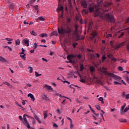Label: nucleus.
I'll return each mask as SVG.
<instances>
[{"mask_svg":"<svg viewBox=\"0 0 129 129\" xmlns=\"http://www.w3.org/2000/svg\"><path fill=\"white\" fill-rule=\"evenodd\" d=\"M57 30L59 36H64L65 34H70L71 33V28L69 27L58 28Z\"/></svg>","mask_w":129,"mask_h":129,"instance_id":"2","label":"nucleus"},{"mask_svg":"<svg viewBox=\"0 0 129 129\" xmlns=\"http://www.w3.org/2000/svg\"><path fill=\"white\" fill-rule=\"evenodd\" d=\"M63 83H68V84H70V82H69L67 81H64Z\"/></svg>","mask_w":129,"mask_h":129,"instance_id":"61","label":"nucleus"},{"mask_svg":"<svg viewBox=\"0 0 129 129\" xmlns=\"http://www.w3.org/2000/svg\"><path fill=\"white\" fill-rule=\"evenodd\" d=\"M100 5H102V6H104L105 8H106L107 6H110L111 3H109L108 2H103L102 1H101L100 3L98 2V4L96 5H95L94 7H90L89 8V12L90 13H92L94 10H96L95 11V14L96 16L100 17L101 19H103L104 20H107V21H110V22H111L112 23L114 22V17H113V15L110 14H102V13H105V12H107L108 10H100V8L99 7H100Z\"/></svg>","mask_w":129,"mask_h":129,"instance_id":"1","label":"nucleus"},{"mask_svg":"<svg viewBox=\"0 0 129 129\" xmlns=\"http://www.w3.org/2000/svg\"><path fill=\"white\" fill-rule=\"evenodd\" d=\"M38 19L39 21H41V22H44V21H45V19L42 17H39Z\"/></svg>","mask_w":129,"mask_h":129,"instance_id":"24","label":"nucleus"},{"mask_svg":"<svg viewBox=\"0 0 129 129\" xmlns=\"http://www.w3.org/2000/svg\"><path fill=\"white\" fill-rule=\"evenodd\" d=\"M76 57V55L73 54H71L67 56V59L69 60V61H70L71 59L73 58H75Z\"/></svg>","mask_w":129,"mask_h":129,"instance_id":"10","label":"nucleus"},{"mask_svg":"<svg viewBox=\"0 0 129 129\" xmlns=\"http://www.w3.org/2000/svg\"><path fill=\"white\" fill-rule=\"evenodd\" d=\"M81 6L83 7L84 9L87 8V3L85 1V0H81Z\"/></svg>","mask_w":129,"mask_h":129,"instance_id":"9","label":"nucleus"},{"mask_svg":"<svg viewBox=\"0 0 129 129\" xmlns=\"http://www.w3.org/2000/svg\"><path fill=\"white\" fill-rule=\"evenodd\" d=\"M20 56L22 59H24V60H26V54H21Z\"/></svg>","mask_w":129,"mask_h":129,"instance_id":"28","label":"nucleus"},{"mask_svg":"<svg viewBox=\"0 0 129 129\" xmlns=\"http://www.w3.org/2000/svg\"><path fill=\"white\" fill-rule=\"evenodd\" d=\"M22 43H24V45H26L27 47H29L30 40H29V39H23L22 41Z\"/></svg>","mask_w":129,"mask_h":129,"instance_id":"11","label":"nucleus"},{"mask_svg":"<svg viewBox=\"0 0 129 129\" xmlns=\"http://www.w3.org/2000/svg\"><path fill=\"white\" fill-rule=\"evenodd\" d=\"M78 44L77 43H74L73 44V47L74 48H76V46H77Z\"/></svg>","mask_w":129,"mask_h":129,"instance_id":"50","label":"nucleus"},{"mask_svg":"<svg viewBox=\"0 0 129 129\" xmlns=\"http://www.w3.org/2000/svg\"><path fill=\"white\" fill-rule=\"evenodd\" d=\"M118 70H119V71H123V69L122 68V67H118Z\"/></svg>","mask_w":129,"mask_h":129,"instance_id":"41","label":"nucleus"},{"mask_svg":"<svg viewBox=\"0 0 129 129\" xmlns=\"http://www.w3.org/2000/svg\"><path fill=\"white\" fill-rule=\"evenodd\" d=\"M42 61H43L48 62V60H47V59H46V58H44V57H43V58H42Z\"/></svg>","mask_w":129,"mask_h":129,"instance_id":"52","label":"nucleus"},{"mask_svg":"<svg viewBox=\"0 0 129 129\" xmlns=\"http://www.w3.org/2000/svg\"><path fill=\"white\" fill-rule=\"evenodd\" d=\"M95 107H96V108H97V109H98V110H100V107L99 106V105H95Z\"/></svg>","mask_w":129,"mask_h":129,"instance_id":"49","label":"nucleus"},{"mask_svg":"<svg viewBox=\"0 0 129 129\" xmlns=\"http://www.w3.org/2000/svg\"><path fill=\"white\" fill-rule=\"evenodd\" d=\"M105 75L107 76H109V77H112V78H114V80H121V77L118 76H116V75H115L114 74L109 73L107 72H106Z\"/></svg>","mask_w":129,"mask_h":129,"instance_id":"4","label":"nucleus"},{"mask_svg":"<svg viewBox=\"0 0 129 129\" xmlns=\"http://www.w3.org/2000/svg\"><path fill=\"white\" fill-rule=\"evenodd\" d=\"M3 84H5V85H7V86H10V84L8 82H4Z\"/></svg>","mask_w":129,"mask_h":129,"instance_id":"42","label":"nucleus"},{"mask_svg":"<svg viewBox=\"0 0 129 129\" xmlns=\"http://www.w3.org/2000/svg\"><path fill=\"white\" fill-rule=\"evenodd\" d=\"M37 47H38V44H37V43H35L33 44V49H37Z\"/></svg>","mask_w":129,"mask_h":129,"instance_id":"34","label":"nucleus"},{"mask_svg":"<svg viewBox=\"0 0 129 129\" xmlns=\"http://www.w3.org/2000/svg\"><path fill=\"white\" fill-rule=\"evenodd\" d=\"M76 57H77V58H78V59H80V58H81V55H80V54H76Z\"/></svg>","mask_w":129,"mask_h":129,"instance_id":"48","label":"nucleus"},{"mask_svg":"<svg viewBox=\"0 0 129 129\" xmlns=\"http://www.w3.org/2000/svg\"><path fill=\"white\" fill-rule=\"evenodd\" d=\"M80 71H83V70L84 69V66H83V64H80Z\"/></svg>","mask_w":129,"mask_h":129,"instance_id":"23","label":"nucleus"},{"mask_svg":"<svg viewBox=\"0 0 129 129\" xmlns=\"http://www.w3.org/2000/svg\"><path fill=\"white\" fill-rule=\"evenodd\" d=\"M123 36H124V33L122 32L120 35V36L118 37V38H121V37H123Z\"/></svg>","mask_w":129,"mask_h":129,"instance_id":"47","label":"nucleus"},{"mask_svg":"<svg viewBox=\"0 0 129 129\" xmlns=\"http://www.w3.org/2000/svg\"><path fill=\"white\" fill-rule=\"evenodd\" d=\"M111 37H112V34H108L106 36L107 39H108V38H111Z\"/></svg>","mask_w":129,"mask_h":129,"instance_id":"39","label":"nucleus"},{"mask_svg":"<svg viewBox=\"0 0 129 129\" xmlns=\"http://www.w3.org/2000/svg\"><path fill=\"white\" fill-rule=\"evenodd\" d=\"M63 6H59L58 8V11H63Z\"/></svg>","mask_w":129,"mask_h":129,"instance_id":"40","label":"nucleus"},{"mask_svg":"<svg viewBox=\"0 0 129 129\" xmlns=\"http://www.w3.org/2000/svg\"><path fill=\"white\" fill-rule=\"evenodd\" d=\"M80 81L81 82H82L83 83H85V82H86L85 79H82V78H81V80H80Z\"/></svg>","mask_w":129,"mask_h":129,"instance_id":"44","label":"nucleus"},{"mask_svg":"<svg viewBox=\"0 0 129 129\" xmlns=\"http://www.w3.org/2000/svg\"><path fill=\"white\" fill-rule=\"evenodd\" d=\"M125 98L126 100L129 99V94L126 95Z\"/></svg>","mask_w":129,"mask_h":129,"instance_id":"53","label":"nucleus"},{"mask_svg":"<svg viewBox=\"0 0 129 129\" xmlns=\"http://www.w3.org/2000/svg\"><path fill=\"white\" fill-rule=\"evenodd\" d=\"M120 122H126V119L123 118H120L119 119Z\"/></svg>","mask_w":129,"mask_h":129,"instance_id":"27","label":"nucleus"},{"mask_svg":"<svg viewBox=\"0 0 129 129\" xmlns=\"http://www.w3.org/2000/svg\"><path fill=\"white\" fill-rule=\"evenodd\" d=\"M34 117L35 119L38 121V123H41L42 121H41V120H40V118L37 116V115H34Z\"/></svg>","mask_w":129,"mask_h":129,"instance_id":"15","label":"nucleus"},{"mask_svg":"<svg viewBox=\"0 0 129 129\" xmlns=\"http://www.w3.org/2000/svg\"><path fill=\"white\" fill-rule=\"evenodd\" d=\"M53 126L54 127V128H57V127H58V125L55 123H53Z\"/></svg>","mask_w":129,"mask_h":129,"instance_id":"45","label":"nucleus"},{"mask_svg":"<svg viewBox=\"0 0 129 129\" xmlns=\"http://www.w3.org/2000/svg\"><path fill=\"white\" fill-rule=\"evenodd\" d=\"M127 110H129V105L126 107L124 109V112H126Z\"/></svg>","mask_w":129,"mask_h":129,"instance_id":"36","label":"nucleus"},{"mask_svg":"<svg viewBox=\"0 0 129 129\" xmlns=\"http://www.w3.org/2000/svg\"><path fill=\"white\" fill-rule=\"evenodd\" d=\"M91 58H92L93 59H94V58H95V57H97V58H99V57H100V55H99V54L97 53H95V54L92 53L91 54Z\"/></svg>","mask_w":129,"mask_h":129,"instance_id":"12","label":"nucleus"},{"mask_svg":"<svg viewBox=\"0 0 129 129\" xmlns=\"http://www.w3.org/2000/svg\"><path fill=\"white\" fill-rule=\"evenodd\" d=\"M43 88L45 90H47L48 91H53V88H52L51 86H49L47 84L43 86Z\"/></svg>","mask_w":129,"mask_h":129,"instance_id":"6","label":"nucleus"},{"mask_svg":"<svg viewBox=\"0 0 129 129\" xmlns=\"http://www.w3.org/2000/svg\"><path fill=\"white\" fill-rule=\"evenodd\" d=\"M26 116L28 118H30L31 119H34V117L29 116V115H27V114H24L23 115V123L24 124V125H25L26 126H27V128H31V126H30V123H29V121H28V120L27 119V117H26Z\"/></svg>","mask_w":129,"mask_h":129,"instance_id":"3","label":"nucleus"},{"mask_svg":"<svg viewBox=\"0 0 129 129\" xmlns=\"http://www.w3.org/2000/svg\"><path fill=\"white\" fill-rule=\"evenodd\" d=\"M0 61H2V62H4V63H6L8 62V60L6 59V58L3 57V56H0Z\"/></svg>","mask_w":129,"mask_h":129,"instance_id":"16","label":"nucleus"},{"mask_svg":"<svg viewBox=\"0 0 129 129\" xmlns=\"http://www.w3.org/2000/svg\"><path fill=\"white\" fill-rule=\"evenodd\" d=\"M19 118L20 120L23 121V116L20 115L19 116Z\"/></svg>","mask_w":129,"mask_h":129,"instance_id":"55","label":"nucleus"},{"mask_svg":"<svg viewBox=\"0 0 129 129\" xmlns=\"http://www.w3.org/2000/svg\"><path fill=\"white\" fill-rule=\"evenodd\" d=\"M20 39H17L15 41V44H16V46H18V45H20Z\"/></svg>","mask_w":129,"mask_h":129,"instance_id":"29","label":"nucleus"},{"mask_svg":"<svg viewBox=\"0 0 129 129\" xmlns=\"http://www.w3.org/2000/svg\"><path fill=\"white\" fill-rule=\"evenodd\" d=\"M28 69L29 70V73H33V68H32V67H29L28 68Z\"/></svg>","mask_w":129,"mask_h":129,"instance_id":"33","label":"nucleus"},{"mask_svg":"<svg viewBox=\"0 0 129 129\" xmlns=\"http://www.w3.org/2000/svg\"><path fill=\"white\" fill-rule=\"evenodd\" d=\"M97 35H98V32L97 31H94L91 33L90 38L91 40H93L94 38H96V37H97Z\"/></svg>","mask_w":129,"mask_h":129,"instance_id":"7","label":"nucleus"},{"mask_svg":"<svg viewBox=\"0 0 129 129\" xmlns=\"http://www.w3.org/2000/svg\"><path fill=\"white\" fill-rule=\"evenodd\" d=\"M111 60L113 62V63H115V62H116L118 60L119 61L120 59H119V58L116 59L114 57H113Z\"/></svg>","mask_w":129,"mask_h":129,"instance_id":"17","label":"nucleus"},{"mask_svg":"<svg viewBox=\"0 0 129 129\" xmlns=\"http://www.w3.org/2000/svg\"><path fill=\"white\" fill-rule=\"evenodd\" d=\"M31 1H30V3L31 4H34V3H35V2H36V0H31Z\"/></svg>","mask_w":129,"mask_h":129,"instance_id":"62","label":"nucleus"},{"mask_svg":"<svg viewBox=\"0 0 129 129\" xmlns=\"http://www.w3.org/2000/svg\"><path fill=\"white\" fill-rule=\"evenodd\" d=\"M48 112L47 111H43V116L44 119H46V118L48 116Z\"/></svg>","mask_w":129,"mask_h":129,"instance_id":"18","label":"nucleus"},{"mask_svg":"<svg viewBox=\"0 0 129 129\" xmlns=\"http://www.w3.org/2000/svg\"><path fill=\"white\" fill-rule=\"evenodd\" d=\"M28 97H30L31 100H32V101H35V97H34V95H33L31 93H29L27 95Z\"/></svg>","mask_w":129,"mask_h":129,"instance_id":"13","label":"nucleus"},{"mask_svg":"<svg viewBox=\"0 0 129 129\" xmlns=\"http://www.w3.org/2000/svg\"><path fill=\"white\" fill-rule=\"evenodd\" d=\"M98 100H99V101H100L101 102L102 104H104V101H103V98L100 97L98 98Z\"/></svg>","mask_w":129,"mask_h":129,"instance_id":"20","label":"nucleus"},{"mask_svg":"<svg viewBox=\"0 0 129 129\" xmlns=\"http://www.w3.org/2000/svg\"><path fill=\"white\" fill-rule=\"evenodd\" d=\"M82 13L83 14H85V15H86V14H88V10L84 9L82 11Z\"/></svg>","mask_w":129,"mask_h":129,"instance_id":"22","label":"nucleus"},{"mask_svg":"<svg viewBox=\"0 0 129 129\" xmlns=\"http://www.w3.org/2000/svg\"><path fill=\"white\" fill-rule=\"evenodd\" d=\"M125 106H126V104L124 103L123 105L121 107V109H120V114H121V115H122L123 113H125V112H124V110H123Z\"/></svg>","mask_w":129,"mask_h":129,"instance_id":"8","label":"nucleus"},{"mask_svg":"<svg viewBox=\"0 0 129 129\" xmlns=\"http://www.w3.org/2000/svg\"><path fill=\"white\" fill-rule=\"evenodd\" d=\"M75 32H77V31H78V25H75Z\"/></svg>","mask_w":129,"mask_h":129,"instance_id":"43","label":"nucleus"},{"mask_svg":"<svg viewBox=\"0 0 129 129\" xmlns=\"http://www.w3.org/2000/svg\"><path fill=\"white\" fill-rule=\"evenodd\" d=\"M42 75V74H39V73L37 72H35V76L36 77H39L40 76H41Z\"/></svg>","mask_w":129,"mask_h":129,"instance_id":"35","label":"nucleus"},{"mask_svg":"<svg viewBox=\"0 0 129 129\" xmlns=\"http://www.w3.org/2000/svg\"><path fill=\"white\" fill-rule=\"evenodd\" d=\"M105 59H106V57H105V56H102V61H104V60H105Z\"/></svg>","mask_w":129,"mask_h":129,"instance_id":"57","label":"nucleus"},{"mask_svg":"<svg viewBox=\"0 0 129 129\" xmlns=\"http://www.w3.org/2000/svg\"><path fill=\"white\" fill-rule=\"evenodd\" d=\"M44 99L46 101H49L50 100L49 99V97H47V96H46V95H44Z\"/></svg>","mask_w":129,"mask_h":129,"instance_id":"31","label":"nucleus"},{"mask_svg":"<svg viewBox=\"0 0 129 129\" xmlns=\"http://www.w3.org/2000/svg\"><path fill=\"white\" fill-rule=\"evenodd\" d=\"M115 29V26L111 27V32H112L113 33H114V32H115V31H114Z\"/></svg>","mask_w":129,"mask_h":129,"instance_id":"38","label":"nucleus"},{"mask_svg":"<svg viewBox=\"0 0 129 129\" xmlns=\"http://www.w3.org/2000/svg\"><path fill=\"white\" fill-rule=\"evenodd\" d=\"M110 44H111V45L112 46V47L113 48H114L115 50H117V49H119V48H120V47H121L122 46L125 45V44H126V41H124V42L119 44L118 45H116L115 47H114L112 45V41H110Z\"/></svg>","mask_w":129,"mask_h":129,"instance_id":"5","label":"nucleus"},{"mask_svg":"<svg viewBox=\"0 0 129 129\" xmlns=\"http://www.w3.org/2000/svg\"><path fill=\"white\" fill-rule=\"evenodd\" d=\"M70 87L71 88H72V89H74V85H73V84L71 85L70 86Z\"/></svg>","mask_w":129,"mask_h":129,"instance_id":"58","label":"nucleus"},{"mask_svg":"<svg viewBox=\"0 0 129 129\" xmlns=\"http://www.w3.org/2000/svg\"><path fill=\"white\" fill-rule=\"evenodd\" d=\"M70 128L71 129L73 128V124H72V122H70Z\"/></svg>","mask_w":129,"mask_h":129,"instance_id":"51","label":"nucleus"},{"mask_svg":"<svg viewBox=\"0 0 129 129\" xmlns=\"http://www.w3.org/2000/svg\"><path fill=\"white\" fill-rule=\"evenodd\" d=\"M34 8L38 14L39 13V8L38 7V5L34 6Z\"/></svg>","mask_w":129,"mask_h":129,"instance_id":"21","label":"nucleus"},{"mask_svg":"<svg viewBox=\"0 0 129 129\" xmlns=\"http://www.w3.org/2000/svg\"><path fill=\"white\" fill-rule=\"evenodd\" d=\"M30 52L31 53H34V52H35V49H32V50H31L30 51Z\"/></svg>","mask_w":129,"mask_h":129,"instance_id":"60","label":"nucleus"},{"mask_svg":"<svg viewBox=\"0 0 129 129\" xmlns=\"http://www.w3.org/2000/svg\"><path fill=\"white\" fill-rule=\"evenodd\" d=\"M5 40H6L7 41H13V38L8 37L6 38Z\"/></svg>","mask_w":129,"mask_h":129,"instance_id":"46","label":"nucleus"},{"mask_svg":"<svg viewBox=\"0 0 129 129\" xmlns=\"http://www.w3.org/2000/svg\"><path fill=\"white\" fill-rule=\"evenodd\" d=\"M108 58H109L110 59H112V58H113V55H112V54H111V53H110V54H108Z\"/></svg>","mask_w":129,"mask_h":129,"instance_id":"32","label":"nucleus"},{"mask_svg":"<svg viewBox=\"0 0 129 129\" xmlns=\"http://www.w3.org/2000/svg\"><path fill=\"white\" fill-rule=\"evenodd\" d=\"M88 106H89L91 111H92V112H93V113H94V112H95V111H94V110H93V109L92 108L91 106L90 105H89Z\"/></svg>","mask_w":129,"mask_h":129,"instance_id":"30","label":"nucleus"},{"mask_svg":"<svg viewBox=\"0 0 129 129\" xmlns=\"http://www.w3.org/2000/svg\"><path fill=\"white\" fill-rule=\"evenodd\" d=\"M41 38H44V37H47V34L42 33L39 35Z\"/></svg>","mask_w":129,"mask_h":129,"instance_id":"25","label":"nucleus"},{"mask_svg":"<svg viewBox=\"0 0 129 129\" xmlns=\"http://www.w3.org/2000/svg\"><path fill=\"white\" fill-rule=\"evenodd\" d=\"M91 27H92V22H90L89 24L88 32H89V30L91 29Z\"/></svg>","mask_w":129,"mask_h":129,"instance_id":"26","label":"nucleus"},{"mask_svg":"<svg viewBox=\"0 0 129 129\" xmlns=\"http://www.w3.org/2000/svg\"><path fill=\"white\" fill-rule=\"evenodd\" d=\"M114 84L115 85H117V84H118V82H117L116 81H114Z\"/></svg>","mask_w":129,"mask_h":129,"instance_id":"63","label":"nucleus"},{"mask_svg":"<svg viewBox=\"0 0 129 129\" xmlns=\"http://www.w3.org/2000/svg\"><path fill=\"white\" fill-rule=\"evenodd\" d=\"M52 36H58V32L57 31H53L50 34V37H52Z\"/></svg>","mask_w":129,"mask_h":129,"instance_id":"14","label":"nucleus"},{"mask_svg":"<svg viewBox=\"0 0 129 129\" xmlns=\"http://www.w3.org/2000/svg\"><path fill=\"white\" fill-rule=\"evenodd\" d=\"M26 85H27L28 87H31L32 86V85L29 83H26Z\"/></svg>","mask_w":129,"mask_h":129,"instance_id":"54","label":"nucleus"},{"mask_svg":"<svg viewBox=\"0 0 129 129\" xmlns=\"http://www.w3.org/2000/svg\"><path fill=\"white\" fill-rule=\"evenodd\" d=\"M67 119H69V120H70V122H72V119H71V118L68 117H67Z\"/></svg>","mask_w":129,"mask_h":129,"instance_id":"59","label":"nucleus"},{"mask_svg":"<svg viewBox=\"0 0 129 129\" xmlns=\"http://www.w3.org/2000/svg\"><path fill=\"white\" fill-rule=\"evenodd\" d=\"M31 34L33 35V36H37V33L35 32V31H32L31 32Z\"/></svg>","mask_w":129,"mask_h":129,"instance_id":"37","label":"nucleus"},{"mask_svg":"<svg viewBox=\"0 0 129 129\" xmlns=\"http://www.w3.org/2000/svg\"><path fill=\"white\" fill-rule=\"evenodd\" d=\"M10 8L11 9H14V6L13 5H10Z\"/></svg>","mask_w":129,"mask_h":129,"instance_id":"64","label":"nucleus"},{"mask_svg":"<svg viewBox=\"0 0 129 129\" xmlns=\"http://www.w3.org/2000/svg\"><path fill=\"white\" fill-rule=\"evenodd\" d=\"M19 65L20 67H21V68H23V63H22L21 62H19Z\"/></svg>","mask_w":129,"mask_h":129,"instance_id":"56","label":"nucleus"},{"mask_svg":"<svg viewBox=\"0 0 129 129\" xmlns=\"http://www.w3.org/2000/svg\"><path fill=\"white\" fill-rule=\"evenodd\" d=\"M90 71H91V72H94V71H95V68H94V67H93V66H91L90 67Z\"/></svg>","mask_w":129,"mask_h":129,"instance_id":"19","label":"nucleus"}]
</instances>
